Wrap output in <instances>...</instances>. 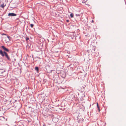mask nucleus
<instances>
[{"label": "nucleus", "instance_id": "obj_1", "mask_svg": "<svg viewBox=\"0 0 126 126\" xmlns=\"http://www.w3.org/2000/svg\"><path fill=\"white\" fill-rule=\"evenodd\" d=\"M0 54L3 57L5 56V57L8 60H9L10 59V57H9L8 54L5 51L3 52L0 49Z\"/></svg>", "mask_w": 126, "mask_h": 126}, {"label": "nucleus", "instance_id": "obj_2", "mask_svg": "<svg viewBox=\"0 0 126 126\" xmlns=\"http://www.w3.org/2000/svg\"><path fill=\"white\" fill-rule=\"evenodd\" d=\"M10 40L9 36H7V37L5 38V41L6 43H8L9 42Z\"/></svg>", "mask_w": 126, "mask_h": 126}, {"label": "nucleus", "instance_id": "obj_3", "mask_svg": "<svg viewBox=\"0 0 126 126\" xmlns=\"http://www.w3.org/2000/svg\"><path fill=\"white\" fill-rule=\"evenodd\" d=\"M9 16H15L17 15L13 13H9L8 15Z\"/></svg>", "mask_w": 126, "mask_h": 126}, {"label": "nucleus", "instance_id": "obj_4", "mask_svg": "<svg viewBox=\"0 0 126 126\" xmlns=\"http://www.w3.org/2000/svg\"><path fill=\"white\" fill-rule=\"evenodd\" d=\"M1 47L5 50L8 52L9 51V50L6 48L4 46H1Z\"/></svg>", "mask_w": 126, "mask_h": 126}, {"label": "nucleus", "instance_id": "obj_5", "mask_svg": "<svg viewBox=\"0 0 126 126\" xmlns=\"http://www.w3.org/2000/svg\"><path fill=\"white\" fill-rule=\"evenodd\" d=\"M6 6V4L4 5V3H3L0 6V7L2 8H3L4 7Z\"/></svg>", "mask_w": 126, "mask_h": 126}, {"label": "nucleus", "instance_id": "obj_6", "mask_svg": "<svg viewBox=\"0 0 126 126\" xmlns=\"http://www.w3.org/2000/svg\"><path fill=\"white\" fill-rule=\"evenodd\" d=\"M97 108L98 109L99 111H100V108L98 105V103H97Z\"/></svg>", "mask_w": 126, "mask_h": 126}, {"label": "nucleus", "instance_id": "obj_7", "mask_svg": "<svg viewBox=\"0 0 126 126\" xmlns=\"http://www.w3.org/2000/svg\"><path fill=\"white\" fill-rule=\"evenodd\" d=\"M73 16H74V15H73V14L72 13L70 14V16L71 18L73 17Z\"/></svg>", "mask_w": 126, "mask_h": 126}, {"label": "nucleus", "instance_id": "obj_8", "mask_svg": "<svg viewBox=\"0 0 126 126\" xmlns=\"http://www.w3.org/2000/svg\"><path fill=\"white\" fill-rule=\"evenodd\" d=\"M4 72L3 70L2 69H0V74H2V73Z\"/></svg>", "mask_w": 126, "mask_h": 126}, {"label": "nucleus", "instance_id": "obj_9", "mask_svg": "<svg viewBox=\"0 0 126 126\" xmlns=\"http://www.w3.org/2000/svg\"><path fill=\"white\" fill-rule=\"evenodd\" d=\"M35 70H36L38 71V68L37 67H36L35 68Z\"/></svg>", "mask_w": 126, "mask_h": 126}, {"label": "nucleus", "instance_id": "obj_10", "mask_svg": "<svg viewBox=\"0 0 126 126\" xmlns=\"http://www.w3.org/2000/svg\"><path fill=\"white\" fill-rule=\"evenodd\" d=\"M34 25L32 24H31L30 25V26L31 27H33V26Z\"/></svg>", "mask_w": 126, "mask_h": 126}, {"label": "nucleus", "instance_id": "obj_11", "mask_svg": "<svg viewBox=\"0 0 126 126\" xmlns=\"http://www.w3.org/2000/svg\"><path fill=\"white\" fill-rule=\"evenodd\" d=\"M29 39V38L28 37H27L26 38V41H28Z\"/></svg>", "mask_w": 126, "mask_h": 126}, {"label": "nucleus", "instance_id": "obj_12", "mask_svg": "<svg viewBox=\"0 0 126 126\" xmlns=\"http://www.w3.org/2000/svg\"><path fill=\"white\" fill-rule=\"evenodd\" d=\"M66 22H69V20H68L67 19V20H66Z\"/></svg>", "mask_w": 126, "mask_h": 126}, {"label": "nucleus", "instance_id": "obj_13", "mask_svg": "<svg viewBox=\"0 0 126 126\" xmlns=\"http://www.w3.org/2000/svg\"><path fill=\"white\" fill-rule=\"evenodd\" d=\"M76 15L77 16H79L80 15L79 14H76Z\"/></svg>", "mask_w": 126, "mask_h": 126}, {"label": "nucleus", "instance_id": "obj_14", "mask_svg": "<svg viewBox=\"0 0 126 126\" xmlns=\"http://www.w3.org/2000/svg\"><path fill=\"white\" fill-rule=\"evenodd\" d=\"M2 34L3 35H6V34Z\"/></svg>", "mask_w": 126, "mask_h": 126}, {"label": "nucleus", "instance_id": "obj_15", "mask_svg": "<svg viewBox=\"0 0 126 126\" xmlns=\"http://www.w3.org/2000/svg\"><path fill=\"white\" fill-rule=\"evenodd\" d=\"M92 21L93 22H94V21L93 20H92Z\"/></svg>", "mask_w": 126, "mask_h": 126}]
</instances>
